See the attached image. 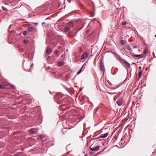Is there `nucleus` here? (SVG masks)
I'll return each instance as SVG.
<instances>
[{
	"instance_id": "1",
	"label": "nucleus",
	"mask_w": 156,
	"mask_h": 156,
	"mask_svg": "<svg viewBox=\"0 0 156 156\" xmlns=\"http://www.w3.org/2000/svg\"><path fill=\"white\" fill-rule=\"evenodd\" d=\"M99 148L100 147L99 145H97L96 147H93V145H92L90 147V149L93 151H98L99 150Z\"/></svg>"
},
{
	"instance_id": "2",
	"label": "nucleus",
	"mask_w": 156,
	"mask_h": 156,
	"mask_svg": "<svg viewBox=\"0 0 156 156\" xmlns=\"http://www.w3.org/2000/svg\"><path fill=\"white\" fill-rule=\"evenodd\" d=\"M89 54V52H85L82 55L81 57V59H83L84 58H87Z\"/></svg>"
},
{
	"instance_id": "3",
	"label": "nucleus",
	"mask_w": 156,
	"mask_h": 156,
	"mask_svg": "<svg viewBox=\"0 0 156 156\" xmlns=\"http://www.w3.org/2000/svg\"><path fill=\"white\" fill-rule=\"evenodd\" d=\"M108 133H105L104 134H102L100 136H99L98 137V139H99L100 138H105L107 137L108 135Z\"/></svg>"
},
{
	"instance_id": "4",
	"label": "nucleus",
	"mask_w": 156,
	"mask_h": 156,
	"mask_svg": "<svg viewBox=\"0 0 156 156\" xmlns=\"http://www.w3.org/2000/svg\"><path fill=\"white\" fill-rule=\"evenodd\" d=\"M122 102L123 101L122 98H119L118 100L117 101V103L119 106H120L122 105Z\"/></svg>"
},
{
	"instance_id": "5",
	"label": "nucleus",
	"mask_w": 156,
	"mask_h": 156,
	"mask_svg": "<svg viewBox=\"0 0 156 156\" xmlns=\"http://www.w3.org/2000/svg\"><path fill=\"white\" fill-rule=\"evenodd\" d=\"M100 66L101 70L103 71H105V70L104 64L103 62H101V63Z\"/></svg>"
},
{
	"instance_id": "6",
	"label": "nucleus",
	"mask_w": 156,
	"mask_h": 156,
	"mask_svg": "<svg viewBox=\"0 0 156 156\" xmlns=\"http://www.w3.org/2000/svg\"><path fill=\"white\" fill-rule=\"evenodd\" d=\"M52 52V50L50 48H48L46 51V53L48 55H50Z\"/></svg>"
},
{
	"instance_id": "7",
	"label": "nucleus",
	"mask_w": 156,
	"mask_h": 156,
	"mask_svg": "<svg viewBox=\"0 0 156 156\" xmlns=\"http://www.w3.org/2000/svg\"><path fill=\"white\" fill-rule=\"evenodd\" d=\"M70 29V27L67 26L65 27V30L66 32H68Z\"/></svg>"
},
{
	"instance_id": "8",
	"label": "nucleus",
	"mask_w": 156,
	"mask_h": 156,
	"mask_svg": "<svg viewBox=\"0 0 156 156\" xmlns=\"http://www.w3.org/2000/svg\"><path fill=\"white\" fill-rule=\"evenodd\" d=\"M124 63H125L126 66L128 67H130V65L129 64V63L128 62L125 61Z\"/></svg>"
},
{
	"instance_id": "9",
	"label": "nucleus",
	"mask_w": 156,
	"mask_h": 156,
	"mask_svg": "<svg viewBox=\"0 0 156 156\" xmlns=\"http://www.w3.org/2000/svg\"><path fill=\"white\" fill-rule=\"evenodd\" d=\"M37 132L36 131H35L34 129H32L30 130V134H33L36 133Z\"/></svg>"
},
{
	"instance_id": "10",
	"label": "nucleus",
	"mask_w": 156,
	"mask_h": 156,
	"mask_svg": "<svg viewBox=\"0 0 156 156\" xmlns=\"http://www.w3.org/2000/svg\"><path fill=\"white\" fill-rule=\"evenodd\" d=\"M64 63L63 62H59L58 64V66L60 67L64 64Z\"/></svg>"
},
{
	"instance_id": "11",
	"label": "nucleus",
	"mask_w": 156,
	"mask_h": 156,
	"mask_svg": "<svg viewBox=\"0 0 156 156\" xmlns=\"http://www.w3.org/2000/svg\"><path fill=\"white\" fill-rule=\"evenodd\" d=\"M120 44L121 45H123L126 43V41L124 40H122L120 41Z\"/></svg>"
},
{
	"instance_id": "12",
	"label": "nucleus",
	"mask_w": 156,
	"mask_h": 156,
	"mask_svg": "<svg viewBox=\"0 0 156 156\" xmlns=\"http://www.w3.org/2000/svg\"><path fill=\"white\" fill-rule=\"evenodd\" d=\"M126 48L130 51H132V49L131 47L129 45L126 46Z\"/></svg>"
},
{
	"instance_id": "13",
	"label": "nucleus",
	"mask_w": 156,
	"mask_h": 156,
	"mask_svg": "<svg viewBox=\"0 0 156 156\" xmlns=\"http://www.w3.org/2000/svg\"><path fill=\"white\" fill-rule=\"evenodd\" d=\"M134 56L135 57H142L143 56V55L142 54H140V55H134Z\"/></svg>"
},
{
	"instance_id": "14",
	"label": "nucleus",
	"mask_w": 156,
	"mask_h": 156,
	"mask_svg": "<svg viewBox=\"0 0 156 156\" xmlns=\"http://www.w3.org/2000/svg\"><path fill=\"white\" fill-rule=\"evenodd\" d=\"M5 85H0V89H4L5 88Z\"/></svg>"
},
{
	"instance_id": "15",
	"label": "nucleus",
	"mask_w": 156,
	"mask_h": 156,
	"mask_svg": "<svg viewBox=\"0 0 156 156\" xmlns=\"http://www.w3.org/2000/svg\"><path fill=\"white\" fill-rule=\"evenodd\" d=\"M55 53L58 56L59 55V51L57 50L55 51Z\"/></svg>"
},
{
	"instance_id": "16",
	"label": "nucleus",
	"mask_w": 156,
	"mask_h": 156,
	"mask_svg": "<svg viewBox=\"0 0 156 156\" xmlns=\"http://www.w3.org/2000/svg\"><path fill=\"white\" fill-rule=\"evenodd\" d=\"M68 26H70V27H72L73 26V23L71 22H70L68 24Z\"/></svg>"
},
{
	"instance_id": "17",
	"label": "nucleus",
	"mask_w": 156,
	"mask_h": 156,
	"mask_svg": "<svg viewBox=\"0 0 156 156\" xmlns=\"http://www.w3.org/2000/svg\"><path fill=\"white\" fill-rule=\"evenodd\" d=\"M27 32L26 31H23V34L24 36L27 35Z\"/></svg>"
},
{
	"instance_id": "18",
	"label": "nucleus",
	"mask_w": 156,
	"mask_h": 156,
	"mask_svg": "<svg viewBox=\"0 0 156 156\" xmlns=\"http://www.w3.org/2000/svg\"><path fill=\"white\" fill-rule=\"evenodd\" d=\"M28 42L29 41L27 40H25L23 41V42L26 44H28Z\"/></svg>"
},
{
	"instance_id": "19",
	"label": "nucleus",
	"mask_w": 156,
	"mask_h": 156,
	"mask_svg": "<svg viewBox=\"0 0 156 156\" xmlns=\"http://www.w3.org/2000/svg\"><path fill=\"white\" fill-rule=\"evenodd\" d=\"M147 53V51H146V49L145 50H144L143 53L142 54L143 55V56L144 55H146Z\"/></svg>"
},
{
	"instance_id": "20",
	"label": "nucleus",
	"mask_w": 156,
	"mask_h": 156,
	"mask_svg": "<svg viewBox=\"0 0 156 156\" xmlns=\"http://www.w3.org/2000/svg\"><path fill=\"white\" fill-rule=\"evenodd\" d=\"M81 69H82V68H81V69L77 72V74H80L81 72V71H82Z\"/></svg>"
},
{
	"instance_id": "21",
	"label": "nucleus",
	"mask_w": 156,
	"mask_h": 156,
	"mask_svg": "<svg viewBox=\"0 0 156 156\" xmlns=\"http://www.w3.org/2000/svg\"><path fill=\"white\" fill-rule=\"evenodd\" d=\"M127 22L126 21L123 22L122 23V25L123 26H124L126 25Z\"/></svg>"
},
{
	"instance_id": "22",
	"label": "nucleus",
	"mask_w": 156,
	"mask_h": 156,
	"mask_svg": "<svg viewBox=\"0 0 156 156\" xmlns=\"http://www.w3.org/2000/svg\"><path fill=\"white\" fill-rule=\"evenodd\" d=\"M34 28L32 27H30V32L33 30Z\"/></svg>"
},
{
	"instance_id": "23",
	"label": "nucleus",
	"mask_w": 156,
	"mask_h": 156,
	"mask_svg": "<svg viewBox=\"0 0 156 156\" xmlns=\"http://www.w3.org/2000/svg\"><path fill=\"white\" fill-rule=\"evenodd\" d=\"M26 55H27L28 56V57L29 54H28V52H26Z\"/></svg>"
},
{
	"instance_id": "24",
	"label": "nucleus",
	"mask_w": 156,
	"mask_h": 156,
	"mask_svg": "<svg viewBox=\"0 0 156 156\" xmlns=\"http://www.w3.org/2000/svg\"><path fill=\"white\" fill-rule=\"evenodd\" d=\"M90 155H92L94 154V152H92V151L90 152Z\"/></svg>"
},
{
	"instance_id": "25",
	"label": "nucleus",
	"mask_w": 156,
	"mask_h": 156,
	"mask_svg": "<svg viewBox=\"0 0 156 156\" xmlns=\"http://www.w3.org/2000/svg\"><path fill=\"white\" fill-rule=\"evenodd\" d=\"M19 154H15L14 155V156H19Z\"/></svg>"
},
{
	"instance_id": "26",
	"label": "nucleus",
	"mask_w": 156,
	"mask_h": 156,
	"mask_svg": "<svg viewBox=\"0 0 156 156\" xmlns=\"http://www.w3.org/2000/svg\"><path fill=\"white\" fill-rule=\"evenodd\" d=\"M32 66H33V64H32L30 66V67H31Z\"/></svg>"
},
{
	"instance_id": "27",
	"label": "nucleus",
	"mask_w": 156,
	"mask_h": 156,
	"mask_svg": "<svg viewBox=\"0 0 156 156\" xmlns=\"http://www.w3.org/2000/svg\"><path fill=\"white\" fill-rule=\"evenodd\" d=\"M77 33V32L76 33V34H74L73 36H75Z\"/></svg>"
},
{
	"instance_id": "28",
	"label": "nucleus",
	"mask_w": 156,
	"mask_h": 156,
	"mask_svg": "<svg viewBox=\"0 0 156 156\" xmlns=\"http://www.w3.org/2000/svg\"><path fill=\"white\" fill-rule=\"evenodd\" d=\"M136 46L134 47V48H136Z\"/></svg>"
},
{
	"instance_id": "29",
	"label": "nucleus",
	"mask_w": 156,
	"mask_h": 156,
	"mask_svg": "<svg viewBox=\"0 0 156 156\" xmlns=\"http://www.w3.org/2000/svg\"><path fill=\"white\" fill-rule=\"evenodd\" d=\"M28 30H29V27L28 28Z\"/></svg>"
},
{
	"instance_id": "30",
	"label": "nucleus",
	"mask_w": 156,
	"mask_h": 156,
	"mask_svg": "<svg viewBox=\"0 0 156 156\" xmlns=\"http://www.w3.org/2000/svg\"><path fill=\"white\" fill-rule=\"evenodd\" d=\"M141 67H140H140H139V68L140 69H141Z\"/></svg>"
},
{
	"instance_id": "31",
	"label": "nucleus",
	"mask_w": 156,
	"mask_h": 156,
	"mask_svg": "<svg viewBox=\"0 0 156 156\" xmlns=\"http://www.w3.org/2000/svg\"><path fill=\"white\" fill-rule=\"evenodd\" d=\"M35 24H37V23H35Z\"/></svg>"
},
{
	"instance_id": "32",
	"label": "nucleus",
	"mask_w": 156,
	"mask_h": 156,
	"mask_svg": "<svg viewBox=\"0 0 156 156\" xmlns=\"http://www.w3.org/2000/svg\"><path fill=\"white\" fill-rule=\"evenodd\" d=\"M73 31H72V34H73Z\"/></svg>"
},
{
	"instance_id": "33",
	"label": "nucleus",
	"mask_w": 156,
	"mask_h": 156,
	"mask_svg": "<svg viewBox=\"0 0 156 156\" xmlns=\"http://www.w3.org/2000/svg\"><path fill=\"white\" fill-rule=\"evenodd\" d=\"M155 37H156V35H155Z\"/></svg>"
},
{
	"instance_id": "34",
	"label": "nucleus",
	"mask_w": 156,
	"mask_h": 156,
	"mask_svg": "<svg viewBox=\"0 0 156 156\" xmlns=\"http://www.w3.org/2000/svg\"><path fill=\"white\" fill-rule=\"evenodd\" d=\"M135 64V63H133V64Z\"/></svg>"
},
{
	"instance_id": "35",
	"label": "nucleus",
	"mask_w": 156,
	"mask_h": 156,
	"mask_svg": "<svg viewBox=\"0 0 156 156\" xmlns=\"http://www.w3.org/2000/svg\"><path fill=\"white\" fill-rule=\"evenodd\" d=\"M49 92L50 93H51V91H49Z\"/></svg>"
},
{
	"instance_id": "36",
	"label": "nucleus",
	"mask_w": 156,
	"mask_h": 156,
	"mask_svg": "<svg viewBox=\"0 0 156 156\" xmlns=\"http://www.w3.org/2000/svg\"><path fill=\"white\" fill-rule=\"evenodd\" d=\"M64 104H63V106H64Z\"/></svg>"
}]
</instances>
